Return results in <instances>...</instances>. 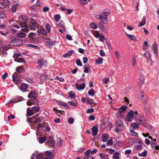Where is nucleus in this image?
Here are the masks:
<instances>
[{"instance_id":"nucleus-1","label":"nucleus","mask_w":159,"mask_h":159,"mask_svg":"<svg viewBox=\"0 0 159 159\" xmlns=\"http://www.w3.org/2000/svg\"><path fill=\"white\" fill-rule=\"evenodd\" d=\"M22 44V42L21 39L13 37L12 39L10 45L11 46H17L21 45Z\"/></svg>"},{"instance_id":"nucleus-2","label":"nucleus","mask_w":159,"mask_h":159,"mask_svg":"<svg viewBox=\"0 0 159 159\" xmlns=\"http://www.w3.org/2000/svg\"><path fill=\"white\" fill-rule=\"evenodd\" d=\"M116 128L115 129V132L118 133L119 131L122 130L121 126L123 125V123L121 120L118 119L116 120Z\"/></svg>"},{"instance_id":"nucleus-3","label":"nucleus","mask_w":159,"mask_h":159,"mask_svg":"<svg viewBox=\"0 0 159 159\" xmlns=\"http://www.w3.org/2000/svg\"><path fill=\"white\" fill-rule=\"evenodd\" d=\"M28 97L30 98L31 100L34 103H36L37 100H36L38 97V94L34 92H31L28 95Z\"/></svg>"},{"instance_id":"nucleus-4","label":"nucleus","mask_w":159,"mask_h":159,"mask_svg":"<svg viewBox=\"0 0 159 159\" xmlns=\"http://www.w3.org/2000/svg\"><path fill=\"white\" fill-rule=\"evenodd\" d=\"M12 78L14 83L16 84H18L21 81L18 77V75L16 72H15L12 75Z\"/></svg>"},{"instance_id":"nucleus-5","label":"nucleus","mask_w":159,"mask_h":159,"mask_svg":"<svg viewBox=\"0 0 159 159\" xmlns=\"http://www.w3.org/2000/svg\"><path fill=\"white\" fill-rule=\"evenodd\" d=\"M134 116V112L131 110L128 113L126 116V119L128 121H131L133 119Z\"/></svg>"},{"instance_id":"nucleus-6","label":"nucleus","mask_w":159,"mask_h":159,"mask_svg":"<svg viewBox=\"0 0 159 159\" xmlns=\"http://www.w3.org/2000/svg\"><path fill=\"white\" fill-rule=\"evenodd\" d=\"M136 121L139 125H145L147 122L146 119L144 116H143L141 118L137 119Z\"/></svg>"},{"instance_id":"nucleus-7","label":"nucleus","mask_w":159,"mask_h":159,"mask_svg":"<svg viewBox=\"0 0 159 159\" xmlns=\"http://www.w3.org/2000/svg\"><path fill=\"white\" fill-rule=\"evenodd\" d=\"M36 24L37 23L36 22L35 20L32 18L30 23L28 25V27L31 30L34 29L36 26Z\"/></svg>"},{"instance_id":"nucleus-8","label":"nucleus","mask_w":159,"mask_h":159,"mask_svg":"<svg viewBox=\"0 0 159 159\" xmlns=\"http://www.w3.org/2000/svg\"><path fill=\"white\" fill-rule=\"evenodd\" d=\"M92 135L93 136H95L98 134V128L97 125H95L92 128Z\"/></svg>"},{"instance_id":"nucleus-9","label":"nucleus","mask_w":159,"mask_h":159,"mask_svg":"<svg viewBox=\"0 0 159 159\" xmlns=\"http://www.w3.org/2000/svg\"><path fill=\"white\" fill-rule=\"evenodd\" d=\"M127 107L125 105H123L118 109L119 113L121 114L124 113L126 110Z\"/></svg>"},{"instance_id":"nucleus-10","label":"nucleus","mask_w":159,"mask_h":159,"mask_svg":"<svg viewBox=\"0 0 159 159\" xmlns=\"http://www.w3.org/2000/svg\"><path fill=\"white\" fill-rule=\"evenodd\" d=\"M157 45L156 43H155L153 44L152 46V48L153 50V52L155 54L156 56H158L157 53Z\"/></svg>"},{"instance_id":"nucleus-11","label":"nucleus","mask_w":159,"mask_h":159,"mask_svg":"<svg viewBox=\"0 0 159 159\" xmlns=\"http://www.w3.org/2000/svg\"><path fill=\"white\" fill-rule=\"evenodd\" d=\"M28 88V86L27 84H21L20 86V90L23 92L26 91Z\"/></svg>"},{"instance_id":"nucleus-12","label":"nucleus","mask_w":159,"mask_h":159,"mask_svg":"<svg viewBox=\"0 0 159 159\" xmlns=\"http://www.w3.org/2000/svg\"><path fill=\"white\" fill-rule=\"evenodd\" d=\"M38 31L39 33L42 34L43 35H45L46 34L47 31L46 30L43 28H40V29H38Z\"/></svg>"},{"instance_id":"nucleus-13","label":"nucleus","mask_w":159,"mask_h":159,"mask_svg":"<svg viewBox=\"0 0 159 159\" xmlns=\"http://www.w3.org/2000/svg\"><path fill=\"white\" fill-rule=\"evenodd\" d=\"M46 155L48 157H49V159H52L54 157V155L52 152L47 151L46 152Z\"/></svg>"},{"instance_id":"nucleus-14","label":"nucleus","mask_w":159,"mask_h":159,"mask_svg":"<svg viewBox=\"0 0 159 159\" xmlns=\"http://www.w3.org/2000/svg\"><path fill=\"white\" fill-rule=\"evenodd\" d=\"M36 7H34V5L32 7H30V9L31 11L37 12L40 10L41 8L39 7L38 8H36Z\"/></svg>"},{"instance_id":"nucleus-15","label":"nucleus","mask_w":159,"mask_h":159,"mask_svg":"<svg viewBox=\"0 0 159 159\" xmlns=\"http://www.w3.org/2000/svg\"><path fill=\"white\" fill-rule=\"evenodd\" d=\"M34 114L32 109H30L29 108L27 109V116H30L33 115Z\"/></svg>"},{"instance_id":"nucleus-16","label":"nucleus","mask_w":159,"mask_h":159,"mask_svg":"<svg viewBox=\"0 0 159 159\" xmlns=\"http://www.w3.org/2000/svg\"><path fill=\"white\" fill-rule=\"evenodd\" d=\"M126 34L127 36L130 39L134 41H136L137 40V39L135 36L134 35L129 34L127 33H126Z\"/></svg>"},{"instance_id":"nucleus-17","label":"nucleus","mask_w":159,"mask_h":159,"mask_svg":"<svg viewBox=\"0 0 159 159\" xmlns=\"http://www.w3.org/2000/svg\"><path fill=\"white\" fill-rule=\"evenodd\" d=\"M85 86V83H83L81 84L79 86L78 85H77L76 86V89L78 90L83 89L84 88Z\"/></svg>"},{"instance_id":"nucleus-18","label":"nucleus","mask_w":159,"mask_h":159,"mask_svg":"<svg viewBox=\"0 0 159 159\" xmlns=\"http://www.w3.org/2000/svg\"><path fill=\"white\" fill-rule=\"evenodd\" d=\"M69 96L72 99H75L76 97V95L73 91H70L68 93Z\"/></svg>"},{"instance_id":"nucleus-19","label":"nucleus","mask_w":159,"mask_h":159,"mask_svg":"<svg viewBox=\"0 0 159 159\" xmlns=\"http://www.w3.org/2000/svg\"><path fill=\"white\" fill-rule=\"evenodd\" d=\"M108 139V135L107 134H104L102 135V141L106 142Z\"/></svg>"},{"instance_id":"nucleus-20","label":"nucleus","mask_w":159,"mask_h":159,"mask_svg":"<svg viewBox=\"0 0 159 159\" xmlns=\"http://www.w3.org/2000/svg\"><path fill=\"white\" fill-rule=\"evenodd\" d=\"M57 42L55 41H52L48 42L46 43V45L49 47H51L53 45H55V43H56Z\"/></svg>"},{"instance_id":"nucleus-21","label":"nucleus","mask_w":159,"mask_h":159,"mask_svg":"<svg viewBox=\"0 0 159 159\" xmlns=\"http://www.w3.org/2000/svg\"><path fill=\"white\" fill-rule=\"evenodd\" d=\"M146 19V17L145 16H143V18H142V21L138 25V26H142L144 25L146 23V20H145Z\"/></svg>"},{"instance_id":"nucleus-22","label":"nucleus","mask_w":159,"mask_h":159,"mask_svg":"<svg viewBox=\"0 0 159 159\" xmlns=\"http://www.w3.org/2000/svg\"><path fill=\"white\" fill-rule=\"evenodd\" d=\"M144 82V80L142 76H141L138 80V86L140 87L142 84Z\"/></svg>"},{"instance_id":"nucleus-23","label":"nucleus","mask_w":159,"mask_h":159,"mask_svg":"<svg viewBox=\"0 0 159 159\" xmlns=\"http://www.w3.org/2000/svg\"><path fill=\"white\" fill-rule=\"evenodd\" d=\"M32 110L34 113L35 112H38L40 110V108L39 107L36 106H34L32 108Z\"/></svg>"},{"instance_id":"nucleus-24","label":"nucleus","mask_w":159,"mask_h":159,"mask_svg":"<svg viewBox=\"0 0 159 159\" xmlns=\"http://www.w3.org/2000/svg\"><path fill=\"white\" fill-rule=\"evenodd\" d=\"M84 73H88V70L90 69L89 65L88 64H87L84 66Z\"/></svg>"},{"instance_id":"nucleus-25","label":"nucleus","mask_w":159,"mask_h":159,"mask_svg":"<svg viewBox=\"0 0 159 159\" xmlns=\"http://www.w3.org/2000/svg\"><path fill=\"white\" fill-rule=\"evenodd\" d=\"M103 59L102 57H100L95 61V62L97 64H102V63Z\"/></svg>"},{"instance_id":"nucleus-26","label":"nucleus","mask_w":159,"mask_h":159,"mask_svg":"<svg viewBox=\"0 0 159 159\" xmlns=\"http://www.w3.org/2000/svg\"><path fill=\"white\" fill-rule=\"evenodd\" d=\"M38 40V39L36 37L29 39V42L31 43H34L37 42Z\"/></svg>"},{"instance_id":"nucleus-27","label":"nucleus","mask_w":159,"mask_h":159,"mask_svg":"<svg viewBox=\"0 0 159 159\" xmlns=\"http://www.w3.org/2000/svg\"><path fill=\"white\" fill-rule=\"evenodd\" d=\"M68 103L71 106H76L78 104V103L76 101L74 100L73 102H72L71 101H69L68 102Z\"/></svg>"},{"instance_id":"nucleus-28","label":"nucleus","mask_w":159,"mask_h":159,"mask_svg":"<svg viewBox=\"0 0 159 159\" xmlns=\"http://www.w3.org/2000/svg\"><path fill=\"white\" fill-rule=\"evenodd\" d=\"M24 68L22 66H18L16 68V70L19 73H21L23 71Z\"/></svg>"},{"instance_id":"nucleus-29","label":"nucleus","mask_w":159,"mask_h":159,"mask_svg":"<svg viewBox=\"0 0 159 159\" xmlns=\"http://www.w3.org/2000/svg\"><path fill=\"white\" fill-rule=\"evenodd\" d=\"M88 93L89 95L93 96L95 94L94 90L92 89H90L88 91Z\"/></svg>"},{"instance_id":"nucleus-30","label":"nucleus","mask_w":159,"mask_h":159,"mask_svg":"<svg viewBox=\"0 0 159 159\" xmlns=\"http://www.w3.org/2000/svg\"><path fill=\"white\" fill-rule=\"evenodd\" d=\"M147 151L146 150H145L142 153H139L138 154V155L139 157H145L147 154Z\"/></svg>"},{"instance_id":"nucleus-31","label":"nucleus","mask_w":159,"mask_h":159,"mask_svg":"<svg viewBox=\"0 0 159 159\" xmlns=\"http://www.w3.org/2000/svg\"><path fill=\"white\" fill-rule=\"evenodd\" d=\"M48 78V76L45 74L42 75L40 77V80L42 81L45 80H47Z\"/></svg>"},{"instance_id":"nucleus-32","label":"nucleus","mask_w":159,"mask_h":159,"mask_svg":"<svg viewBox=\"0 0 159 159\" xmlns=\"http://www.w3.org/2000/svg\"><path fill=\"white\" fill-rule=\"evenodd\" d=\"M42 60H39L38 61V63L39 65V66L40 68H41L43 67V63L44 62V61L42 60Z\"/></svg>"},{"instance_id":"nucleus-33","label":"nucleus","mask_w":159,"mask_h":159,"mask_svg":"<svg viewBox=\"0 0 159 159\" xmlns=\"http://www.w3.org/2000/svg\"><path fill=\"white\" fill-rule=\"evenodd\" d=\"M26 46L28 47H33L35 49H39V46L37 45H35L31 44H27Z\"/></svg>"},{"instance_id":"nucleus-34","label":"nucleus","mask_w":159,"mask_h":159,"mask_svg":"<svg viewBox=\"0 0 159 159\" xmlns=\"http://www.w3.org/2000/svg\"><path fill=\"white\" fill-rule=\"evenodd\" d=\"M108 17H104L102 16V17L101 18V20L103 24H105L107 22V19Z\"/></svg>"},{"instance_id":"nucleus-35","label":"nucleus","mask_w":159,"mask_h":159,"mask_svg":"<svg viewBox=\"0 0 159 159\" xmlns=\"http://www.w3.org/2000/svg\"><path fill=\"white\" fill-rule=\"evenodd\" d=\"M15 61L18 62H25V60L24 59L22 58H17V59H16Z\"/></svg>"},{"instance_id":"nucleus-36","label":"nucleus","mask_w":159,"mask_h":159,"mask_svg":"<svg viewBox=\"0 0 159 159\" xmlns=\"http://www.w3.org/2000/svg\"><path fill=\"white\" fill-rule=\"evenodd\" d=\"M90 26L93 29H96L97 28V26L94 23L91 22L90 24Z\"/></svg>"},{"instance_id":"nucleus-37","label":"nucleus","mask_w":159,"mask_h":159,"mask_svg":"<svg viewBox=\"0 0 159 159\" xmlns=\"http://www.w3.org/2000/svg\"><path fill=\"white\" fill-rule=\"evenodd\" d=\"M36 157L37 159H48V158H43V156L41 153L38 154Z\"/></svg>"},{"instance_id":"nucleus-38","label":"nucleus","mask_w":159,"mask_h":159,"mask_svg":"<svg viewBox=\"0 0 159 159\" xmlns=\"http://www.w3.org/2000/svg\"><path fill=\"white\" fill-rule=\"evenodd\" d=\"M46 144L49 147L54 146L55 144V142H46Z\"/></svg>"},{"instance_id":"nucleus-39","label":"nucleus","mask_w":159,"mask_h":159,"mask_svg":"<svg viewBox=\"0 0 159 159\" xmlns=\"http://www.w3.org/2000/svg\"><path fill=\"white\" fill-rule=\"evenodd\" d=\"M54 18L57 22H58L61 18V16L59 15H55L54 16Z\"/></svg>"},{"instance_id":"nucleus-40","label":"nucleus","mask_w":159,"mask_h":159,"mask_svg":"<svg viewBox=\"0 0 159 159\" xmlns=\"http://www.w3.org/2000/svg\"><path fill=\"white\" fill-rule=\"evenodd\" d=\"M46 140V139L45 137H41L39 139V142L40 143H43Z\"/></svg>"},{"instance_id":"nucleus-41","label":"nucleus","mask_w":159,"mask_h":159,"mask_svg":"<svg viewBox=\"0 0 159 159\" xmlns=\"http://www.w3.org/2000/svg\"><path fill=\"white\" fill-rule=\"evenodd\" d=\"M47 142H55V141L53 139V138L52 137H49L47 138L46 139Z\"/></svg>"},{"instance_id":"nucleus-42","label":"nucleus","mask_w":159,"mask_h":159,"mask_svg":"<svg viewBox=\"0 0 159 159\" xmlns=\"http://www.w3.org/2000/svg\"><path fill=\"white\" fill-rule=\"evenodd\" d=\"M113 158L114 159H120L119 153L118 152H115L114 155L113 156Z\"/></svg>"},{"instance_id":"nucleus-43","label":"nucleus","mask_w":159,"mask_h":159,"mask_svg":"<svg viewBox=\"0 0 159 159\" xmlns=\"http://www.w3.org/2000/svg\"><path fill=\"white\" fill-rule=\"evenodd\" d=\"M144 55L147 57V59H149L151 57L150 53L148 51H146L145 53H144Z\"/></svg>"},{"instance_id":"nucleus-44","label":"nucleus","mask_w":159,"mask_h":159,"mask_svg":"<svg viewBox=\"0 0 159 159\" xmlns=\"http://www.w3.org/2000/svg\"><path fill=\"white\" fill-rule=\"evenodd\" d=\"M45 27L46 29L47 30L48 33H50L51 32V26L49 24H46L45 25Z\"/></svg>"},{"instance_id":"nucleus-45","label":"nucleus","mask_w":159,"mask_h":159,"mask_svg":"<svg viewBox=\"0 0 159 159\" xmlns=\"http://www.w3.org/2000/svg\"><path fill=\"white\" fill-rule=\"evenodd\" d=\"M87 102L89 105H92L94 103V101L92 99H88L87 100Z\"/></svg>"},{"instance_id":"nucleus-46","label":"nucleus","mask_w":159,"mask_h":159,"mask_svg":"<svg viewBox=\"0 0 159 159\" xmlns=\"http://www.w3.org/2000/svg\"><path fill=\"white\" fill-rule=\"evenodd\" d=\"M42 5V2L39 0H38L37 1L36 3L34 5V7H38L41 6Z\"/></svg>"},{"instance_id":"nucleus-47","label":"nucleus","mask_w":159,"mask_h":159,"mask_svg":"<svg viewBox=\"0 0 159 159\" xmlns=\"http://www.w3.org/2000/svg\"><path fill=\"white\" fill-rule=\"evenodd\" d=\"M27 21L26 19V20H24V22H22V21L21 22V23H20V26L21 27H25L26 26L27 24L26 22Z\"/></svg>"},{"instance_id":"nucleus-48","label":"nucleus","mask_w":159,"mask_h":159,"mask_svg":"<svg viewBox=\"0 0 159 159\" xmlns=\"http://www.w3.org/2000/svg\"><path fill=\"white\" fill-rule=\"evenodd\" d=\"M18 37L20 38H23L25 36V33H20L17 34Z\"/></svg>"},{"instance_id":"nucleus-49","label":"nucleus","mask_w":159,"mask_h":159,"mask_svg":"<svg viewBox=\"0 0 159 159\" xmlns=\"http://www.w3.org/2000/svg\"><path fill=\"white\" fill-rule=\"evenodd\" d=\"M110 14L109 11L107 10H105L103 12L102 14L105 16L107 17L108 15Z\"/></svg>"},{"instance_id":"nucleus-50","label":"nucleus","mask_w":159,"mask_h":159,"mask_svg":"<svg viewBox=\"0 0 159 159\" xmlns=\"http://www.w3.org/2000/svg\"><path fill=\"white\" fill-rule=\"evenodd\" d=\"M21 56V54L20 53H15L13 56V57L16 60L17 58H18V57Z\"/></svg>"},{"instance_id":"nucleus-51","label":"nucleus","mask_w":159,"mask_h":159,"mask_svg":"<svg viewBox=\"0 0 159 159\" xmlns=\"http://www.w3.org/2000/svg\"><path fill=\"white\" fill-rule=\"evenodd\" d=\"M56 79L58 80L60 82H63L64 81V79L62 77H60L58 76H57L56 77Z\"/></svg>"},{"instance_id":"nucleus-52","label":"nucleus","mask_w":159,"mask_h":159,"mask_svg":"<svg viewBox=\"0 0 159 159\" xmlns=\"http://www.w3.org/2000/svg\"><path fill=\"white\" fill-rule=\"evenodd\" d=\"M76 63L77 65L79 66H82V64L81 61L79 59H77L76 61Z\"/></svg>"},{"instance_id":"nucleus-53","label":"nucleus","mask_w":159,"mask_h":159,"mask_svg":"<svg viewBox=\"0 0 159 159\" xmlns=\"http://www.w3.org/2000/svg\"><path fill=\"white\" fill-rule=\"evenodd\" d=\"M74 121V119L72 117H70L68 119V122L70 124L73 123Z\"/></svg>"},{"instance_id":"nucleus-54","label":"nucleus","mask_w":159,"mask_h":159,"mask_svg":"<svg viewBox=\"0 0 159 159\" xmlns=\"http://www.w3.org/2000/svg\"><path fill=\"white\" fill-rule=\"evenodd\" d=\"M131 125L132 126V127L135 129L138 128L139 127V126L138 125L135 123H133L131 124Z\"/></svg>"},{"instance_id":"nucleus-55","label":"nucleus","mask_w":159,"mask_h":159,"mask_svg":"<svg viewBox=\"0 0 159 159\" xmlns=\"http://www.w3.org/2000/svg\"><path fill=\"white\" fill-rule=\"evenodd\" d=\"M99 156L100 157L101 159H107L106 156V155L102 154H99Z\"/></svg>"},{"instance_id":"nucleus-56","label":"nucleus","mask_w":159,"mask_h":159,"mask_svg":"<svg viewBox=\"0 0 159 159\" xmlns=\"http://www.w3.org/2000/svg\"><path fill=\"white\" fill-rule=\"evenodd\" d=\"M35 34L34 33H31L29 34L28 37L29 39L35 38Z\"/></svg>"},{"instance_id":"nucleus-57","label":"nucleus","mask_w":159,"mask_h":159,"mask_svg":"<svg viewBox=\"0 0 159 159\" xmlns=\"http://www.w3.org/2000/svg\"><path fill=\"white\" fill-rule=\"evenodd\" d=\"M57 145L60 146H61L62 143V141L60 139H58L57 140Z\"/></svg>"},{"instance_id":"nucleus-58","label":"nucleus","mask_w":159,"mask_h":159,"mask_svg":"<svg viewBox=\"0 0 159 159\" xmlns=\"http://www.w3.org/2000/svg\"><path fill=\"white\" fill-rule=\"evenodd\" d=\"M113 144V143L112 142V139H109L107 143V146L111 145Z\"/></svg>"},{"instance_id":"nucleus-59","label":"nucleus","mask_w":159,"mask_h":159,"mask_svg":"<svg viewBox=\"0 0 159 159\" xmlns=\"http://www.w3.org/2000/svg\"><path fill=\"white\" fill-rule=\"evenodd\" d=\"M15 117V116L12 115V114H11L7 118L8 120L9 121L11 119H14Z\"/></svg>"},{"instance_id":"nucleus-60","label":"nucleus","mask_w":159,"mask_h":159,"mask_svg":"<svg viewBox=\"0 0 159 159\" xmlns=\"http://www.w3.org/2000/svg\"><path fill=\"white\" fill-rule=\"evenodd\" d=\"M94 111V109L93 108H90V109H88L86 111L87 113H92Z\"/></svg>"},{"instance_id":"nucleus-61","label":"nucleus","mask_w":159,"mask_h":159,"mask_svg":"<svg viewBox=\"0 0 159 159\" xmlns=\"http://www.w3.org/2000/svg\"><path fill=\"white\" fill-rule=\"evenodd\" d=\"M91 151L90 150H88L86 151V152H85L84 154L85 155L89 156L90 153H91Z\"/></svg>"},{"instance_id":"nucleus-62","label":"nucleus","mask_w":159,"mask_h":159,"mask_svg":"<svg viewBox=\"0 0 159 159\" xmlns=\"http://www.w3.org/2000/svg\"><path fill=\"white\" fill-rule=\"evenodd\" d=\"M66 37L68 39L70 40H72V38L71 36L69 34H67L66 35Z\"/></svg>"},{"instance_id":"nucleus-63","label":"nucleus","mask_w":159,"mask_h":159,"mask_svg":"<svg viewBox=\"0 0 159 159\" xmlns=\"http://www.w3.org/2000/svg\"><path fill=\"white\" fill-rule=\"evenodd\" d=\"M99 52L101 56H104L105 55V53L102 50H100Z\"/></svg>"},{"instance_id":"nucleus-64","label":"nucleus","mask_w":159,"mask_h":159,"mask_svg":"<svg viewBox=\"0 0 159 159\" xmlns=\"http://www.w3.org/2000/svg\"><path fill=\"white\" fill-rule=\"evenodd\" d=\"M59 25L61 27H63L64 25V23L62 20H61L60 23L59 24Z\"/></svg>"}]
</instances>
